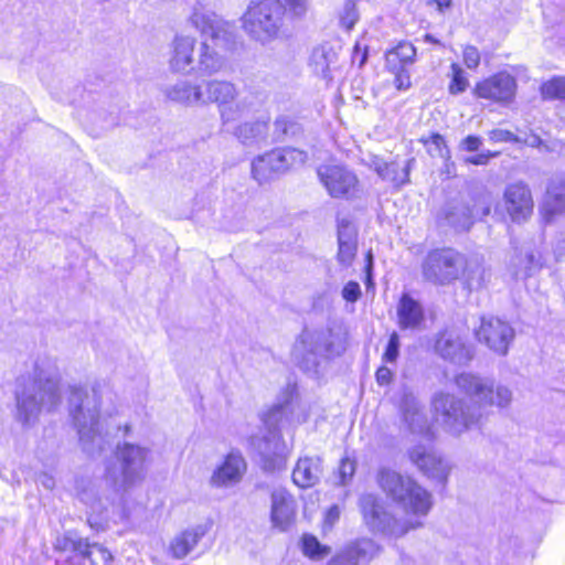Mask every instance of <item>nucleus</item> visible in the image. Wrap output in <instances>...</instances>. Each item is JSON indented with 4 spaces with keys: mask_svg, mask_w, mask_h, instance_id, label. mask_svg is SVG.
<instances>
[{
    "mask_svg": "<svg viewBox=\"0 0 565 565\" xmlns=\"http://www.w3.org/2000/svg\"><path fill=\"white\" fill-rule=\"evenodd\" d=\"M455 383L458 390L470 398V404L446 392H438L431 398L436 420L452 436H460L473 427L481 426L484 419L483 407L507 408L512 402V392L509 387H493L491 381L471 373L457 375Z\"/></svg>",
    "mask_w": 565,
    "mask_h": 565,
    "instance_id": "obj_1",
    "label": "nucleus"
},
{
    "mask_svg": "<svg viewBox=\"0 0 565 565\" xmlns=\"http://www.w3.org/2000/svg\"><path fill=\"white\" fill-rule=\"evenodd\" d=\"M15 403L17 417L23 424L36 420L42 411L52 412L60 405V374L55 360L39 358L32 374L19 379Z\"/></svg>",
    "mask_w": 565,
    "mask_h": 565,
    "instance_id": "obj_2",
    "label": "nucleus"
},
{
    "mask_svg": "<svg viewBox=\"0 0 565 565\" xmlns=\"http://www.w3.org/2000/svg\"><path fill=\"white\" fill-rule=\"evenodd\" d=\"M149 455L148 448L136 444L118 445L114 456L107 460L105 466L104 479L106 484L111 488V493L105 497V502L102 498L90 502L87 494L84 493L82 501L96 513L107 510L108 505L119 507L124 494L143 480Z\"/></svg>",
    "mask_w": 565,
    "mask_h": 565,
    "instance_id": "obj_3",
    "label": "nucleus"
},
{
    "mask_svg": "<svg viewBox=\"0 0 565 565\" xmlns=\"http://www.w3.org/2000/svg\"><path fill=\"white\" fill-rule=\"evenodd\" d=\"M295 386L287 385L281 392L277 404L263 415L267 431L262 436H253L250 445L260 458L263 469L275 471L285 465L279 427L292 422Z\"/></svg>",
    "mask_w": 565,
    "mask_h": 565,
    "instance_id": "obj_4",
    "label": "nucleus"
},
{
    "mask_svg": "<svg viewBox=\"0 0 565 565\" xmlns=\"http://www.w3.org/2000/svg\"><path fill=\"white\" fill-rule=\"evenodd\" d=\"M70 392V414L77 428L83 450L89 456L100 454L108 441L99 422V393L95 387L88 391L79 386H71Z\"/></svg>",
    "mask_w": 565,
    "mask_h": 565,
    "instance_id": "obj_5",
    "label": "nucleus"
},
{
    "mask_svg": "<svg viewBox=\"0 0 565 565\" xmlns=\"http://www.w3.org/2000/svg\"><path fill=\"white\" fill-rule=\"evenodd\" d=\"M344 347L339 334L330 328H306L292 348V360L306 372H317L318 367L339 356Z\"/></svg>",
    "mask_w": 565,
    "mask_h": 565,
    "instance_id": "obj_6",
    "label": "nucleus"
},
{
    "mask_svg": "<svg viewBox=\"0 0 565 565\" xmlns=\"http://www.w3.org/2000/svg\"><path fill=\"white\" fill-rule=\"evenodd\" d=\"M380 488L407 513L426 515L431 508V495L414 479L382 467L377 471Z\"/></svg>",
    "mask_w": 565,
    "mask_h": 565,
    "instance_id": "obj_7",
    "label": "nucleus"
},
{
    "mask_svg": "<svg viewBox=\"0 0 565 565\" xmlns=\"http://www.w3.org/2000/svg\"><path fill=\"white\" fill-rule=\"evenodd\" d=\"M380 488L407 513L426 515L431 508V495L414 479L382 467L377 471Z\"/></svg>",
    "mask_w": 565,
    "mask_h": 565,
    "instance_id": "obj_8",
    "label": "nucleus"
},
{
    "mask_svg": "<svg viewBox=\"0 0 565 565\" xmlns=\"http://www.w3.org/2000/svg\"><path fill=\"white\" fill-rule=\"evenodd\" d=\"M286 8L281 0H260L248 6L242 17L244 31L250 39L266 44L278 38Z\"/></svg>",
    "mask_w": 565,
    "mask_h": 565,
    "instance_id": "obj_9",
    "label": "nucleus"
},
{
    "mask_svg": "<svg viewBox=\"0 0 565 565\" xmlns=\"http://www.w3.org/2000/svg\"><path fill=\"white\" fill-rule=\"evenodd\" d=\"M204 104H216L223 124L236 121L252 110L247 98L237 99V88L228 81L207 79L201 84Z\"/></svg>",
    "mask_w": 565,
    "mask_h": 565,
    "instance_id": "obj_10",
    "label": "nucleus"
},
{
    "mask_svg": "<svg viewBox=\"0 0 565 565\" xmlns=\"http://www.w3.org/2000/svg\"><path fill=\"white\" fill-rule=\"evenodd\" d=\"M359 508L365 525L375 533H382L392 537H401L409 529L420 526V523H409L393 516L385 502L373 493L362 494L359 499Z\"/></svg>",
    "mask_w": 565,
    "mask_h": 565,
    "instance_id": "obj_11",
    "label": "nucleus"
},
{
    "mask_svg": "<svg viewBox=\"0 0 565 565\" xmlns=\"http://www.w3.org/2000/svg\"><path fill=\"white\" fill-rule=\"evenodd\" d=\"M307 158V152L296 148L274 149L253 160L252 174L259 184H263L274 179L278 173L303 164Z\"/></svg>",
    "mask_w": 565,
    "mask_h": 565,
    "instance_id": "obj_12",
    "label": "nucleus"
},
{
    "mask_svg": "<svg viewBox=\"0 0 565 565\" xmlns=\"http://www.w3.org/2000/svg\"><path fill=\"white\" fill-rule=\"evenodd\" d=\"M465 265L463 256L451 249H434L425 257L422 271L426 280L446 285L459 278Z\"/></svg>",
    "mask_w": 565,
    "mask_h": 565,
    "instance_id": "obj_13",
    "label": "nucleus"
},
{
    "mask_svg": "<svg viewBox=\"0 0 565 565\" xmlns=\"http://www.w3.org/2000/svg\"><path fill=\"white\" fill-rule=\"evenodd\" d=\"M235 43V34L228 40L202 39L196 49L194 75L212 76L227 67V53Z\"/></svg>",
    "mask_w": 565,
    "mask_h": 565,
    "instance_id": "obj_14",
    "label": "nucleus"
},
{
    "mask_svg": "<svg viewBox=\"0 0 565 565\" xmlns=\"http://www.w3.org/2000/svg\"><path fill=\"white\" fill-rule=\"evenodd\" d=\"M188 23L196 30L202 39L228 40V35H234V25L218 17L215 12L205 8L202 2H196L190 15Z\"/></svg>",
    "mask_w": 565,
    "mask_h": 565,
    "instance_id": "obj_15",
    "label": "nucleus"
},
{
    "mask_svg": "<svg viewBox=\"0 0 565 565\" xmlns=\"http://www.w3.org/2000/svg\"><path fill=\"white\" fill-rule=\"evenodd\" d=\"M511 324L497 317H483L476 330L477 340L499 355H505L514 339Z\"/></svg>",
    "mask_w": 565,
    "mask_h": 565,
    "instance_id": "obj_16",
    "label": "nucleus"
},
{
    "mask_svg": "<svg viewBox=\"0 0 565 565\" xmlns=\"http://www.w3.org/2000/svg\"><path fill=\"white\" fill-rule=\"evenodd\" d=\"M318 177L332 198H350L358 191L356 175L343 166H321Z\"/></svg>",
    "mask_w": 565,
    "mask_h": 565,
    "instance_id": "obj_17",
    "label": "nucleus"
},
{
    "mask_svg": "<svg viewBox=\"0 0 565 565\" xmlns=\"http://www.w3.org/2000/svg\"><path fill=\"white\" fill-rule=\"evenodd\" d=\"M401 394L399 413L403 423L412 434L430 440L433 433L424 406L408 387L404 386Z\"/></svg>",
    "mask_w": 565,
    "mask_h": 565,
    "instance_id": "obj_18",
    "label": "nucleus"
},
{
    "mask_svg": "<svg viewBox=\"0 0 565 565\" xmlns=\"http://www.w3.org/2000/svg\"><path fill=\"white\" fill-rule=\"evenodd\" d=\"M196 39L192 35L175 34L170 43L168 66L172 73L194 75Z\"/></svg>",
    "mask_w": 565,
    "mask_h": 565,
    "instance_id": "obj_19",
    "label": "nucleus"
},
{
    "mask_svg": "<svg viewBox=\"0 0 565 565\" xmlns=\"http://www.w3.org/2000/svg\"><path fill=\"white\" fill-rule=\"evenodd\" d=\"M516 81L508 72H499L481 82L475 87V94L479 98L490 99L497 103H509L514 98Z\"/></svg>",
    "mask_w": 565,
    "mask_h": 565,
    "instance_id": "obj_20",
    "label": "nucleus"
},
{
    "mask_svg": "<svg viewBox=\"0 0 565 565\" xmlns=\"http://www.w3.org/2000/svg\"><path fill=\"white\" fill-rule=\"evenodd\" d=\"M503 206L513 222L526 221L534 207L529 186L522 182L508 185L503 194Z\"/></svg>",
    "mask_w": 565,
    "mask_h": 565,
    "instance_id": "obj_21",
    "label": "nucleus"
},
{
    "mask_svg": "<svg viewBox=\"0 0 565 565\" xmlns=\"http://www.w3.org/2000/svg\"><path fill=\"white\" fill-rule=\"evenodd\" d=\"M247 463L238 450H231L224 460L214 469L210 484L214 488H228L241 482Z\"/></svg>",
    "mask_w": 565,
    "mask_h": 565,
    "instance_id": "obj_22",
    "label": "nucleus"
},
{
    "mask_svg": "<svg viewBox=\"0 0 565 565\" xmlns=\"http://www.w3.org/2000/svg\"><path fill=\"white\" fill-rule=\"evenodd\" d=\"M411 461L426 476L438 481L447 479L449 468L431 445L419 444L409 449Z\"/></svg>",
    "mask_w": 565,
    "mask_h": 565,
    "instance_id": "obj_23",
    "label": "nucleus"
},
{
    "mask_svg": "<svg viewBox=\"0 0 565 565\" xmlns=\"http://www.w3.org/2000/svg\"><path fill=\"white\" fill-rule=\"evenodd\" d=\"M56 548L74 552L90 562V565H109L113 556L110 552L97 543H89L86 539L65 535L56 541Z\"/></svg>",
    "mask_w": 565,
    "mask_h": 565,
    "instance_id": "obj_24",
    "label": "nucleus"
},
{
    "mask_svg": "<svg viewBox=\"0 0 565 565\" xmlns=\"http://www.w3.org/2000/svg\"><path fill=\"white\" fill-rule=\"evenodd\" d=\"M296 501L287 490L275 489L270 494V521L274 527L287 531L296 516Z\"/></svg>",
    "mask_w": 565,
    "mask_h": 565,
    "instance_id": "obj_25",
    "label": "nucleus"
},
{
    "mask_svg": "<svg viewBox=\"0 0 565 565\" xmlns=\"http://www.w3.org/2000/svg\"><path fill=\"white\" fill-rule=\"evenodd\" d=\"M436 352L445 360L456 364H466L472 359V350L462 338L452 332H443L435 344Z\"/></svg>",
    "mask_w": 565,
    "mask_h": 565,
    "instance_id": "obj_26",
    "label": "nucleus"
},
{
    "mask_svg": "<svg viewBox=\"0 0 565 565\" xmlns=\"http://www.w3.org/2000/svg\"><path fill=\"white\" fill-rule=\"evenodd\" d=\"M322 473V460L319 456L301 457L292 470V481L299 488H311L320 481Z\"/></svg>",
    "mask_w": 565,
    "mask_h": 565,
    "instance_id": "obj_27",
    "label": "nucleus"
},
{
    "mask_svg": "<svg viewBox=\"0 0 565 565\" xmlns=\"http://www.w3.org/2000/svg\"><path fill=\"white\" fill-rule=\"evenodd\" d=\"M379 553L372 540H360L347 546L335 556L332 565H360L370 562Z\"/></svg>",
    "mask_w": 565,
    "mask_h": 565,
    "instance_id": "obj_28",
    "label": "nucleus"
},
{
    "mask_svg": "<svg viewBox=\"0 0 565 565\" xmlns=\"http://www.w3.org/2000/svg\"><path fill=\"white\" fill-rule=\"evenodd\" d=\"M166 97L174 103L191 106L203 102L201 85H195L188 79H181L163 89Z\"/></svg>",
    "mask_w": 565,
    "mask_h": 565,
    "instance_id": "obj_29",
    "label": "nucleus"
},
{
    "mask_svg": "<svg viewBox=\"0 0 565 565\" xmlns=\"http://www.w3.org/2000/svg\"><path fill=\"white\" fill-rule=\"evenodd\" d=\"M337 63L338 54L329 44L315 47L309 60V66L312 72L326 79L331 78V73L337 67Z\"/></svg>",
    "mask_w": 565,
    "mask_h": 565,
    "instance_id": "obj_30",
    "label": "nucleus"
},
{
    "mask_svg": "<svg viewBox=\"0 0 565 565\" xmlns=\"http://www.w3.org/2000/svg\"><path fill=\"white\" fill-rule=\"evenodd\" d=\"M370 169L384 181H388L396 186L403 185L409 181L408 169L406 166L401 167L397 162H386L377 156H373L367 161Z\"/></svg>",
    "mask_w": 565,
    "mask_h": 565,
    "instance_id": "obj_31",
    "label": "nucleus"
},
{
    "mask_svg": "<svg viewBox=\"0 0 565 565\" xmlns=\"http://www.w3.org/2000/svg\"><path fill=\"white\" fill-rule=\"evenodd\" d=\"M206 530L202 525L188 529L175 535L170 543V552L174 558H184L198 545L199 541L205 535Z\"/></svg>",
    "mask_w": 565,
    "mask_h": 565,
    "instance_id": "obj_32",
    "label": "nucleus"
},
{
    "mask_svg": "<svg viewBox=\"0 0 565 565\" xmlns=\"http://www.w3.org/2000/svg\"><path fill=\"white\" fill-rule=\"evenodd\" d=\"M397 318L401 329H416L424 320L423 308L419 302L405 294L397 306Z\"/></svg>",
    "mask_w": 565,
    "mask_h": 565,
    "instance_id": "obj_33",
    "label": "nucleus"
},
{
    "mask_svg": "<svg viewBox=\"0 0 565 565\" xmlns=\"http://www.w3.org/2000/svg\"><path fill=\"white\" fill-rule=\"evenodd\" d=\"M565 211V184L550 185L544 198L541 213L545 222H552L553 218Z\"/></svg>",
    "mask_w": 565,
    "mask_h": 565,
    "instance_id": "obj_34",
    "label": "nucleus"
},
{
    "mask_svg": "<svg viewBox=\"0 0 565 565\" xmlns=\"http://www.w3.org/2000/svg\"><path fill=\"white\" fill-rule=\"evenodd\" d=\"M465 284L470 290H478L487 285L490 279V271L478 257L465 260L462 268Z\"/></svg>",
    "mask_w": 565,
    "mask_h": 565,
    "instance_id": "obj_35",
    "label": "nucleus"
},
{
    "mask_svg": "<svg viewBox=\"0 0 565 565\" xmlns=\"http://www.w3.org/2000/svg\"><path fill=\"white\" fill-rule=\"evenodd\" d=\"M416 49L411 42H401L386 53V64L391 71H403L406 65L413 64Z\"/></svg>",
    "mask_w": 565,
    "mask_h": 565,
    "instance_id": "obj_36",
    "label": "nucleus"
},
{
    "mask_svg": "<svg viewBox=\"0 0 565 565\" xmlns=\"http://www.w3.org/2000/svg\"><path fill=\"white\" fill-rule=\"evenodd\" d=\"M268 125L264 120L244 122L235 130V136L244 145H254L267 136Z\"/></svg>",
    "mask_w": 565,
    "mask_h": 565,
    "instance_id": "obj_37",
    "label": "nucleus"
},
{
    "mask_svg": "<svg viewBox=\"0 0 565 565\" xmlns=\"http://www.w3.org/2000/svg\"><path fill=\"white\" fill-rule=\"evenodd\" d=\"M274 134L278 139L295 137L300 134L301 127L288 116H279L274 122Z\"/></svg>",
    "mask_w": 565,
    "mask_h": 565,
    "instance_id": "obj_38",
    "label": "nucleus"
},
{
    "mask_svg": "<svg viewBox=\"0 0 565 565\" xmlns=\"http://www.w3.org/2000/svg\"><path fill=\"white\" fill-rule=\"evenodd\" d=\"M544 99H562L565 102V77H553L541 87Z\"/></svg>",
    "mask_w": 565,
    "mask_h": 565,
    "instance_id": "obj_39",
    "label": "nucleus"
},
{
    "mask_svg": "<svg viewBox=\"0 0 565 565\" xmlns=\"http://www.w3.org/2000/svg\"><path fill=\"white\" fill-rule=\"evenodd\" d=\"M459 213L460 215L457 216V213L451 212L448 215V221L456 228L461 231H468L473 224V213L467 206L460 207Z\"/></svg>",
    "mask_w": 565,
    "mask_h": 565,
    "instance_id": "obj_40",
    "label": "nucleus"
},
{
    "mask_svg": "<svg viewBox=\"0 0 565 565\" xmlns=\"http://www.w3.org/2000/svg\"><path fill=\"white\" fill-rule=\"evenodd\" d=\"M302 548L303 553L311 558H320L329 554V548L322 546L320 542L312 535H303Z\"/></svg>",
    "mask_w": 565,
    "mask_h": 565,
    "instance_id": "obj_41",
    "label": "nucleus"
},
{
    "mask_svg": "<svg viewBox=\"0 0 565 565\" xmlns=\"http://www.w3.org/2000/svg\"><path fill=\"white\" fill-rule=\"evenodd\" d=\"M451 82L449 84L450 94L457 95L465 92L468 87V79L463 70L456 63L451 64Z\"/></svg>",
    "mask_w": 565,
    "mask_h": 565,
    "instance_id": "obj_42",
    "label": "nucleus"
},
{
    "mask_svg": "<svg viewBox=\"0 0 565 565\" xmlns=\"http://www.w3.org/2000/svg\"><path fill=\"white\" fill-rule=\"evenodd\" d=\"M359 20V12L356 9V4L353 0H348L344 2L343 8L340 12V23L348 31L353 29L354 24Z\"/></svg>",
    "mask_w": 565,
    "mask_h": 565,
    "instance_id": "obj_43",
    "label": "nucleus"
},
{
    "mask_svg": "<svg viewBox=\"0 0 565 565\" xmlns=\"http://www.w3.org/2000/svg\"><path fill=\"white\" fill-rule=\"evenodd\" d=\"M338 242L339 244L356 243V230L351 222L347 220L339 221Z\"/></svg>",
    "mask_w": 565,
    "mask_h": 565,
    "instance_id": "obj_44",
    "label": "nucleus"
},
{
    "mask_svg": "<svg viewBox=\"0 0 565 565\" xmlns=\"http://www.w3.org/2000/svg\"><path fill=\"white\" fill-rule=\"evenodd\" d=\"M428 151L431 156H438L440 158H449V150L446 146L445 139L438 134H434L429 140H427Z\"/></svg>",
    "mask_w": 565,
    "mask_h": 565,
    "instance_id": "obj_45",
    "label": "nucleus"
},
{
    "mask_svg": "<svg viewBox=\"0 0 565 565\" xmlns=\"http://www.w3.org/2000/svg\"><path fill=\"white\" fill-rule=\"evenodd\" d=\"M399 354V337L396 332L390 335L383 361L386 363H395Z\"/></svg>",
    "mask_w": 565,
    "mask_h": 565,
    "instance_id": "obj_46",
    "label": "nucleus"
},
{
    "mask_svg": "<svg viewBox=\"0 0 565 565\" xmlns=\"http://www.w3.org/2000/svg\"><path fill=\"white\" fill-rule=\"evenodd\" d=\"M520 263L523 265L524 276H531L534 270L542 266L541 255L534 252H526L524 258L520 259Z\"/></svg>",
    "mask_w": 565,
    "mask_h": 565,
    "instance_id": "obj_47",
    "label": "nucleus"
},
{
    "mask_svg": "<svg viewBox=\"0 0 565 565\" xmlns=\"http://www.w3.org/2000/svg\"><path fill=\"white\" fill-rule=\"evenodd\" d=\"M356 243L339 244L338 259L343 266H350L355 257Z\"/></svg>",
    "mask_w": 565,
    "mask_h": 565,
    "instance_id": "obj_48",
    "label": "nucleus"
},
{
    "mask_svg": "<svg viewBox=\"0 0 565 565\" xmlns=\"http://www.w3.org/2000/svg\"><path fill=\"white\" fill-rule=\"evenodd\" d=\"M355 472V462L349 458L342 459L339 467V483L345 486Z\"/></svg>",
    "mask_w": 565,
    "mask_h": 565,
    "instance_id": "obj_49",
    "label": "nucleus"
},
{
    "mask_svg": "<svg viewBox=\"0 0 565 565\" xmlns=\"http://www.w3.org/2000/svg\"><path fill=\"white\" fill-rule=\"evenodd\" d=\"M489 138L493 142H514L518 143L521 140V136L514 135L513 132L505 129H493L489 132Z\"/></svg>",
    "mask_w": 565,
    "mask_h": 565,
    "instance_id": "obj_50",
    "label": "nucleus"
},
{
    "mask_svg": "<svg viewBox=\"0 0 565 565\" xmlns=\"http://www.w3.org/2000/svg\"><path fill=\"white\" fill-rule=\"evenodd\" d=\"M463 63L470 70H476L480 64V53L476 46L468 45L463 49Z\"/></svg>",
    "mask_w": 565,
    "mask_h": 565,
    "instance_id": "obj_51",
    "label": "nucleus"
},
{
    "mask_svg": "<svg viewBox=\"0 0 565 565\" xmlns=\"http://www.w3.org/2000/svg\"><path fill=\"white\" fill-rule=\"evenodd\" d=\"M361 295V288L356 281H349L342 289V297L349 302L358 301Z\"/></svg>",
    "mask_w": 565,
    "mask_h": 565,
    "instance_id": "obj_52",
    "label": "nucleus"
},
{
    "mask_svg": "<svg viewBox=\"0 0 565 565\" xmlns=\"http://www.w3.org/2000/svg\"><path fill=\"white\" fill-rule=\"evenodd\" d=\"M482 146V139L478 136L469 135L461 140L459 148L465 151H478Z\"/></svg>",
    "mask_w": 565,
    "mask_h": 565,
    "instance_id": "obj_53",
    "label": "nucleus"
},
{
    "mask_svg": "<svg viewBox=\"0 0 565 565\" xmlns=\"http://www.w3.org/2000/svg\"><path fill=\"white\" fill-rule=\"evenodd\" d=\"M518 143H524L532 148H544V150L548 151V147L544 143L541 137L534 132L525 134L521 136V140Z\"/></svg>",
    "mask_w": 565,
    "mask_h": 565,
    "instance_id": "obj_54",
    "label": "nucleus"
},
{
    "mask_svg": "<svg viewBox=\"0 0 565 565\" xmlns=\"http://www.w3.org/2000/svg\"><path fill=\"white\" fill-rule=\"evenodd\" d=\"M497 153H493V152H490V151H487V152H481V153H478L476 156H471V157H467L465 159V162L466 163H469V164H475V166H484L488 163V161L495 157Z\"/></svg>",
    "mask_w": 565,
    "mask_h": 565,
    "instance_id": "obj_55",
    "label": "nucleus"
},
{
    "mask_svg": "<svg viewBox=\"0 0 565 565\" xmlns=\"http://www.w3.org/2000/svg\"><path fill=\"white\" fill-rule=\"evenodd\" d=\"M289 10L296 17H301L307 11V0H286Z\"/></svg>",
    "mask_w": 565,
    "mask_h": 565,
    "instance_id": "obj_56",
    "label": "nucleus"
},
{
    "mask_svg": "<svg viewBox=\"0 0 565 565\" xmlns=\"http://www.w3.org/2000/svg\"><path fill=\"white\" fill-rule=\"evenodd\" d=\"M367 61V49H361L360 44H356L352 54V63L358 64L359 67H362Z\"/></svg>",
    "mask_w": 565,
    "mask_h": 565,
    "instance_id": "obj_57",
    "label": "nucleus"
},
{
    "mask_svg": "<svg viewBox=\"0 0 565 565\" xmlns=\"http://www.w3.org/2000/svg\"><path fill=\"white\" fill-rule=\"evenodd\" d=\"M375 376H376V382L380 385H386V384H388L392 381L393 373H392V371L388 367L381 366L376 371Z\"/></svg>",
    "mask_w": 565,
    "mask_h": 565,
    "instance_id": "obj_58",
    "label": "nucleus"
},
{
    "mask_svg": "<svg viewBox=\"0 0 565 565\" xmlns=\"http://www.w3.org/2000/svg\"><path fill=\"white\" fill-rule=\"evenodd\" d=\"M36 482L39 484H41L46 490H52L55 487V480H54L53 476H51L46 472L39 473V476L36 478Z\"/></svg>",
    "mask_w": 565,
    "mask_h": 565,
    "instance_id": "obj_59",
    "label": "nucleus"
},
{
    "mask_svg": "<svg viewBox=\"0 0 565 565\" xmlns=\"http://www.w3.org/2000/svg\"><path fill=\"white\" fill-rule=\"evenodd\" d=\"M396 73L395 76V85L398 89H407L411 86L409 76L403 74V71H394Z\"/></svg>",
    "mask_w": 565,
    "mask_h": 565,
    "instance_id": "obj_60",
    "label": "nucleus"
},
{
    "mask_svg": "<svg viewBox=\"0 0 565 565\" xmlns=\"http://www.w3.org/2000/svg\"><path fill=\"white\" fill-rule=\"evenodd\" d=\"M340 518V509L338 505H332L326 514V523L333 525Z\"/></svg>",
    "mask_w": 565,
    "mask_h": 565,
    "instance_id": "obj_61",
    "label": "nucleus"
},
{
    "mask_svg": "<svg viewBox=\"0 0 565 565\" xmlns=\"http://www.w3.org/2000/svg\"><path fill=\"white\" fill-rule=\"evenodd\" d=\"M438 11L445 12L446 10H449L452 6L451 0H435Z\"/></svg>",
    "mask_w": 565,
    "mask_h": 565,
    "instance_id": "obj_62",
    "label": "nucleus"
},
{
    "mask_svg": "<svg viewBox=\"0 0 565 565\" xmlns=\"http://www.w3.org/2000/svg\"><path fill=\"white\" fill-rule=\"evenodd\" d=\"M555 254H556L557 259L565 254V242H564V246L561 242L556 245Z\"/></svg>",
    "mask_w": 565,
    "mask_h": 565,
    "instance_id": "obj_63",
    "label": "nucleus"
},
{
    "mask_svg": "<svg viewBox=\"0 0 565 565\" xmlns=\"http://www.w3.org/2000/svg\"><path fill=\"white\" fill-rule=\"evenodd\" d=\"M489 213H490V207L486 206L482 214L488 215Z\"/></svg>",
    "mask_w": 565,
    "mask_h": 565,
    "instance_id": "obj_64",
    "label": "nucleus"
}]
</instances>
